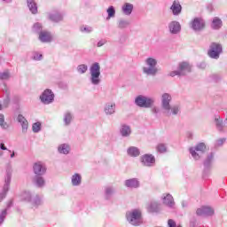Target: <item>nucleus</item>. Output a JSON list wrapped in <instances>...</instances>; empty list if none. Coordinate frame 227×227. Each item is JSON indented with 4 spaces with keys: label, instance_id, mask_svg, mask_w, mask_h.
I'll list each match as a JSON object with an SVG mask.
<instances>
[{
    "label": "nucleus",
    "instance_id": "36",
    "mask_svg": "<svg viewBox=\"0 0 227 227\" xmlns=\"http://www.w3.org/2000/svg\"><path fill=\"white\" fill-rule=\"evenodd\" d=\"M107 14H108V17L106 18L107 20H111V18H114L115 17L116 11H115V9H114V7L113 5L108 7Z\"/></svg>",
    "mask_w": 227,
    "mask_h": 227
},
{
    "label": "nucleus",
    "instance_id": "61",
    "mask_svg": "<svg viewBox=\"0 0 227 227\" xmlns=\"http://www.w3.org/2000/svg\"><path fill=\"white\" fill-rule=\"evenodd\" d=\"M182 204H183V207H184V206H185L184 202H183Z\"/></svg>",
    "mask_w": 227,
    "mask_h": 227
},
{
    "label": "nucleus",
    "instance_id": "16",
    "mask_svg": "<svg viewBox=\"0 0 227 227\" xmlns=\"http://www.w3.org/2000/svg\"><path fill=\"white\" fill-rule=\"evenodd\" d=\"M104 111L105 114L107 116L114 114L116 111V104L114 102H107V104H105Z\"/></svg>",
    "mask_w": 227,
    "mask_h": 227
},
{
    "label": "nucleus",
    "instance_id": "21",
    "mask_svg": "<svg viewBox=\"0 0 227 227\" xmlns=\"http://www.w3.org/2000/svg\"><path fill=\"white\" fill-rule=\"evenodd\" d=\"M82 174H79L78 172H76L75 174H73L71 177V183L73 186H80V184H82Z\"/></svg>",
    "mask_w": 227,
    "mask_h": 227
},
{
    "label": "nucleus",
    "instance_id": "43",
    "mask_svg": "<svg viewBox=\"0 0 227 227\" xmlns=\"http://www.w3.org/2000/svg\"><path fill=\"white\" fill-rule=\"evenodd\" d=\"M5 93H6V97L4 99L3 107H8V106H10V102H11L10 97L8 95V90H5Z\"/></svg>",
    "mask_w": 227,
    "mask_h": 227
},
{
    "label": "nucleus",
    "instance_id": "34",
    "mask_svg": "<svg viewBox=\"0 0 227 227\" xmlns=\"http://www.w3.org/2000/svg\"><path fill=\"white\" fill-rule=\"evenodd\" d=\"M215 154L214 153H210L208 156H207L206 160H204V166L206 168L211 167L212 163L214 162Z\"/></svg>",
    "mask_w": 227,
    "mask_h": 227
},
{
    "label": "nucleus",
    "instance_id": "26",
    "mask_svg": "<svg viewBox=\"0 0 227 227\" xmlns=\"http://www.w3.org/2000/svg\"><path fill=\"white\" fill-rule=\"evenodd\" d=\"M120 132L122 137H129L130 134H132V130L129 125H121Z\"/></svg>",
    "mask_w": 227,
    "mask_h": 227
},
{
    "label": "nucleus",
    "instance_id": "40",
    "mask_svg": "<svg viewBox=\"0 0 227 227\" xmlns=\"http://www.w3.org/2000/svg\"><path fill=\"white\" fill-rule=\"evenodd\" d=\"M157 152H159L160 153H166L168 148L167 145L164 144H160L158 145V146L156 147Z\"/></svg>",
    "mask_w": 227,
    "mask_h": 227
},
{
    "label": "nucleus",
    "instance_id": "38",
    "mask_svg": "<svg viewBox=\"0 0 227 227\" xmlns=\"http://www.w3.org/2000/svg\"><path fill=\"white\" fill-rule=\"evenodd\" d=\"M0 127L1 129H6L9 128L8 123L4 121V114H0Z\"/></svg>",
    "mask_w": 227,
    "mask_h": 227
},
{
    "label": "nucleus",
    "instance_id": "58",
    "mask_svg": "<svg viewBox=\"0 0 227 227\" xmlns=\"http://www.w3.org/2000/svg\"><path fill=\"white\" fill-rule=\"evenodd\" d=\"M12 201L9 202L7 205V207H10V206H12Z\"/></svg>",
    "mask_w": 227,
    "mask_h": 227
},
{
    "label": "nucleus",
    "instance_id": "13",
    "mask_svg": "<svg viewBox=\"0 0 227 227\" xmlns=\"http://www.w3.org/2000/svg\"><path fill=\"white\" fill-rule=\"evenodd\" d=\"M33 168L35 176L46 174L47 167L43 161H35V163H34Z\"/></svg>",
    "mask_w": 227,
    "mask_h": 227
},
{
    "label": "nucleus",
    "instance_id": "23",
    "mask_svg": "<svg viewBox=\"0 0 227 227\" xmlns=\"http://www.w3.org/2000/svg\"><path fill=\"white\" fill-rule=\"evenodd\" d=\"M39 40H41V42H51L52 35L51 32H46V30H43V32L42 30L39 34Z\"/></svg>",
    "mask_w": 227,
    "mask_h": 227
},
{
    "label": "nucleus",
    "instance_id": "20",
    "mask_svg": "<svg viewBox=\"0 0 227 227\" xmlns=\"http://www.w3.org/2000/svg\"><path fill=\"white\" fill-rule=\"evenodd\" d=\"M168 29L170 33H173V35H176V33H179L181 31V25L178 21H171L168 23Z\"/></svg>",
    "mask_w": 227,
    "mask_h": 227
},
{
    "label": "nucleus",
    "instance_id": "49",
    "mask_svg": "<svg viewBox=\"0 0 227 227\" xmlns=\"http://www.w3.org/2000/svg\"><path fill=\"white\" fill-rule=\"evenodd\" d=\"M33 59L40 60L43 58V54H40V52L35 51L32 56Z\"/></svg>",
    "mask_w": 227,
    "mask_h": 227
},
{
    "label": "nucleus",
    "instance_id": "19",
    "mask_svg": "<svg viewBox=\"0 0 227 227\" xmlns=\"http://www.w3.org/2000/svg\"><path fill=\"white\" fill-rule=\"evenodd\" d=\"M18 121L21 125L22 132L24 134H26L27 132V130H28V125H29L27 118H25V116H23V114H19Z\"/></svg>",
    "mask_w": 227,
    "mask_h": 227
},
{
    "label": "nucleus",
    "instance_id": "10",
    "mask_svg": "<svg viewBox=\"0 0 227 227\" xmlns=\"http://www.w3.org/2000/svg\"><path fill=\"white\" fill-rule=\"evenodd\" d=\"M222 51H223V47L221 43H216V42H212V43H210L207 53H208V56H210V58H214L217 59Z\"/></svg>",
    "mask_w": 227,
    "mask_h": 227
},
{
    "label": "nucleus",
    "instance_id": "53",
    "mask_svg": "<svg viewBox=\"0 0 227 227\" xmlns=\"http://www.w3.org/2000/svg\"><path fill=\"white\" fill-rule=\"evenodd\" d=\"M9 153H11V159H14V157H15V151H12V153L11 149H9Z\"/></svg>",
    "mask_w": 227,
    "mask_h": 227
},
{
    "label": "nucleus",
    "instance_id": "51",
    "mask_svg": "<svg viewBox=\"0 0 227 227\" xmlns=\"http://www.w3.org/2000/svg\"><path fill=\"white\" fill-rule=\"evenodd\" d=\"M107 40L106 38H101V40H99L98 42V47H102V45H105V43H106Z\"/></svg>",
    "mask_w": 227,
    "mask_h": 227
},
{
    "label": "nucleus",
    "instance_id": "57",
    "mask_svg": "<svg viewBox=\"0 0 227 227\" xmlns=\"http://www.w3.org/2000/svg\"><path fill=\"white\" fill-rule=\"evenodd\" d=\"M200 67H201L202 68H205L206 63H201V64H200Z\"/></svg>",
    "mask_w": 227,
    "mask_h": 227
},
{
    "label": "nucleus",
    "instance_id": "30",
    "mask_svg": "<svg viewBox=\"0 0 227 227\" xmlns=\"http://www.w3.org/2000/svg\"><path fill=\"white\" fill-rule=\"evenodd\" d=\"M182 5L179 2L175 1L171 6V11L175 16H178L181 13Z\"/></svg>",
    "mask_w": 227,
    "mask_h": 227
},
{
    "label": "nucleus",
    "instance_id": "60",
    "mask_svg": "<svg viewBox=\"0 0 227 227\" xmlns=\"http://www.w3.org/2000/svg\"><path fill=\"white\" fill-rule=\"evenodd\" d=\"M1 109H3V106H2V104H0V110H1Z\"/></svg>",
    "mask_w": 227,
    "mask_h": 227
},
{
    "label": "nucleus",
    "instance_id": "7",
    "mask_svg": "<svg viewBox=\"0 0 227 227\" xmlns=\"http://www.w3.org/2000/svg\"><path fill=\"white\" fill-rule=\"evenodd\" d=\"M12 177V168L11 166H9L6 168L5 183L4 184L2 192H0V202L6 197V193H8V191L10 190Z\"/></svg>",
    "mask_w": 227,
    "mask_h": 227
},
{
    "label": "nucleus",
    "instance_id": "24",
    "mask_svg": "<svg viewBox=\"0 0 227 227\" xmlns=\"http://www.w3.org/2000/svg\"><path fill=\"white\" fill-rule=\"evenodd\" d=\"M27 5L30 12H32V14H37L38 7H37V4H36V2H35V0H27Z\"/></svg>",
    "mask_w": 227,
    "mask_h": 227
},
{
    "label": "nucleus",
    "instance_id": "33",
    "mask_svg": "<svg viewBox=\"0 0 227 227\" xmlns=\"http://www.w3.org/2000/svg\"><path fill=\"white\" fill-rule=\"evenodd\" d=\"M160 207L158 202H150V204L147 206V211H149V213H157Z\"/></svg>",
    "mask_w": 227,
    "mask_h": 227
},
{
    "label": "nucleus",
    "instance_id": "41",
    "mask_svg": "<svg viewBox=\"0 0 227 227\" xmlns=\"http://www.w3.org/2000/svg\"><path fill=\"white\" fill-rule=\"evenodd\" d=\"M106 197L109 199L113 193H114V190L112 186H107L105 190Z\"/></svg>",
    "mask_w": 227,
    "mask_h": 227
},
{
    "label": "nucleus",
    "instance_id": "56",
    "mask_svg": "<svg viewBox=\"0 0 227 227\" xmlns=\"http://www.w3.org/2000/svg\"><path fill=\"white\" fill-rule=\"evenodd\" d=\"M3 2H5L6 4H11L12 0H3Z\"/></svg>",
    "mask_w": 227,
    "mask_h": 227
},
{
    "label": "nucleus",
    "instance_id": "59",
    "mask_svg": "<svg viewBox=\"0 0 227 227\" xmlns=\"http://www.w3.org/2000/svg\"><path fill=\"white\" fill-rule=\"evenodd\" d=\"M224 123H225V125L227 126V115H226Z\"/></svg>",
    "mask_w": 227,
    "mask_h": 227
},
{
    "label": "nucleus",
    "instance_id": "48",
    "mask_svg": "<svg viewBox=\"0 0 227 227\" xmlns=\"http://www.w3.org/2000/svg\"><path fill=\"white\" fill-rule=\"evenodd\" d=\"M225 141H226L225 138L217 139V141H215V147L219 148L220 146H223L224 145Z\"/></svg>",
    "mask_w": 227,
    "mask_h": 227
},
{
    "label": "nucleus",
    "instance_id": "35",
    "mask_svg": "<svg viewBox=\"0 0 227 227\" xmlns=\"http://www.w3.org/2000/svg\"><path fill=\"white\" fill-rule=\"evenodd\" d=\"M59 153H64V155H68L70 153V146L68 145H60L58 147Z\"/></svg>",
    "mask_w": 227,
    "mask_h": 227
},
{
    "label": "nucleus",
    "instance_id": "14",
    "mask_svg": "<svg viewBox=\"0 0 227 227\" xmlns=\"http://www.w3.org/2000/svg\"><path fill=\"white\" fill-rule=\"evenodd\" d=\"M141 162L143 165H145L146 167H153L156 162V158L153 156V154H143L141 156Z\"/></svg>",
    "mask_w": 227,
    "mask_h": 227
},
{
    "label": "nucleus",
    "instance_id": "2",
    "mask_svg": "<svg viewBox=\"0 0 227 227\" xmlns=\"http://www.w3.org/2000/svg\"><path fill=\"white\" fill-rule=\"evenodd\" d=\"M90 81L91 84H94L95 86H98L101 82L100 75H101V67L100 63L96 61L95 63H92L90 67Z\"/></svg>",
    "mask_w": 227,
    "mask_h": 227
},
{
    "label": "nucleus",
    "instance_id": "52",
    "mask_svg": "<svg viewBox=\"0 0 227 227\" xmlns=\"http://www.w3.org/2000/svg\"><path fill=\"white\" fill-rule=\"evenodd\" d=\"M152 113H153V114H158L160 113V109L158 107H153Z\"/></svg>",
    "mask_w": 227,
    "mask_h": 227
},
{
    "label": "nucleus",
    "instance_id": "39",
    "mask_svg": "<svg viewBox=\"0 0 227 227\" xmlns=\"http://www.w3.org/2000/svg\"><path fill=\"white\" fill-rule=\"evenodd\" d=\"M87 70H88V65L82 64V65H78L77 67V71L79 72V74H85Z\"/></svg>",
    "mask_w": 227,
    "mask_h": 227
},
{
    "label": "nucleus",
    "instance_id": "18",
    "mask_svg": "<svg viewBox=\"0 0 227 227\" xmlns=\"http://www.w3.org/2000/svg\"><path fill=\"white\" fill-rule=\"evenodd\" d=\"M125 186L128 188H138L140 186V181L137 177H131L130 179H126Z\"/></svg>",
    "mask_w": 227,
    "mask_h": 227
},
{
    "label": "nucleus",
    "instance_id": "31",
    "mask_svg": "<svg viewBox=\"0 0 227 227\" xmlns=\"http://www.w3.org/2000/svg\"><path fill=\"white\" fill-rule=\"evenodd\" d=\"M223 26V21L220 18H213L211 27L212 29H220Z\"/></svg>",
    "mask_w": 227,
    "mask_h": 227
},
{
    "label": "nucleus",
    "instance_id": "15",
    "mask_svg": "<svg viewBox=\"0 0 227 227\" xmlns=\"http://www.w3.org/2000/svg\"><path fill=\"white\" fill-rule=\"evenodd\" d=\"M163 204H165V206H168V207H171L172 209H175L176 202L174 200L173 195H171L170 193L163 195Z\"/></svg>",
    "mask_w": 227,
    "mask_h": 227
},
{
    "label": "nucleus",
    "instance_id": "8",
    "mask_svg": "<svg viewBox=\"0 0 227 227\" xmlns=\"http://www.w3.org/2000/svg\"><path fill=\"white\" fill-rule=\"evenodd\" d=\"M207 150V146L205 143H200L195 146V148H190V153L195 160H200L201 157H203L205 152Z\"/></svg>",
    "mask_w": 227,
    "mask_h": 227
},
{
    "label": "nucleus",
    "instance_id": "3",
    "mask_svg": "<svg viewBox=\"0 0 227 227\" xmlns=\"http://www.w3.org/2000/svg\"><path fill=\"white\" fill-rule=\"evenodd\" d=\"M145 63V66L143 67L144 74H146V75H156L158 72V59L156 58H146Z\"/></svg>",
    "mask_w": 227,
    "mask_h": 227
},
{
    "label": "nucleus",
    "instance_id": "12",
    "mask_svg": "<svg viewBox=\"0 0 227 227\" xmlns=\"http://www.w3.org/2000/svg\"><path fill=\"white\" fill-rule=\"evenodd\" d=\"M54 97L55 95L51 90H45L40 97L41 102L43 104H51L54 100Z\"/></svg>",
    "mask_w": 227,
    "mask_h": 227
},
{
    "label": "nucleus",
    "instance_id": "17",
    "mask_svg": "<svg viewBox=\"0 0 227 227\" xmlns=\"http://www.w3.org/2000/svg\"><path fill=\"white\" fill-rule=\"evenodd\" d=\"M205 21L200 18H195L192 23V27L194 31H201L205 27Z\"/></svg>",
    "mask_w": 227,
    "mask_h": 227
},
{
    "label": "nucleus",
    "instance_id": "11",
    "mask_svg": "<svg viewBox=\"0 0 227 227\" xmlns=\"http://www.w3.org/2000/svg\"><path fill=\"white\" fill-rule=\"evenodd\" d=\"M196 213L199 216H212L215 209L210 206H201V207H198Z\"/></svg>",
    "mask_w": 227,
    "mask_h": 227
},
{
    "label": "nucleus",
    "instance_id": "27",
    "mask_svg": "<svg viewBox=\"0 0 227 227\" xmlns=\"http://www.w3.org/2000/svg\"><path fill=\"white\" fill-rule=\"evenodd\" d=\"M127 153L128 155H129V157H139L141 151L136 146H130L127 149Z\"/></svg>",
    "mask_w": 227,
    "mask_h": 227
},
{
    "label": "nucleus",
    "instance_id": "37",
    "mask_svg": "<svg viewBox=\"0 0 227 227\" xmlns=\"http://www.w3.org/2000/svg\"><path fill=\"white\" fill-rule=\"evenodd\" d=\"M130 24V21L128 20H120L118 22V27H121V29H124V27H129Z\"/></svg>",
    "mask_w": 227,
    "mask_h": 227
},
{
    "label": "nucleus",
    "instance_id": "54",
    "mask_svg": "<svg viewBox=\"0 0 227 227\" xmlns=\"http://www.w3.org/2000/svg\"><path fill=\"white\" fill-rule=\"evenodd\" d=\"M0 149L1 150H7L6 146L4 145V143H1Z\"/></svg>",
    "mask_w": 227,
    "mask_h": 227
},
{
    "label": "nucleus",
    "instance_id": "42",
    "mask_svg": "<svg viewBox=\"0 0 227 227\" xmlns=\"http://www.w3.org/2000/svg\"><path fill=\"white\" fill-rule=\"evenodd\" d=\"M8 215V208L4 209L1 213H0V225L1 223H4V218H6V215Z\"/></svg>",
    "mask_w": 227,
    "mask_h": 227
},
{
    "label": "nucleus",
    "instance_id": "28",
    "mask_svg": "<svg viewBox=\"0 0 227 227\" xmlns=\"http://www.w3.org/2000/svg\"><path fill=\"white\" fill-rule=\"evenodd\" d=\"M49 18L51 21H53L54 23H59V21H63V14L60 12H53L52 14L49 15Z\"/></svg>",
    "mask_w": 227,
    "mask_h": 227
},
{
    "label": "nucleus",
    "instance_id": "50",
    "mask_svg": "<svg viewBox=\"0 0 227 227\" xmlns=\"http://www.w3.org/2000/svg\"><path fill=\"white\" fill-rule=\"evenodd\" d=\"M168 227H183L182 225H176L175 220L169 219L168 222Z\"/></svg>",
    "mask_w": 227,
    "mask_h": 227
},
{
    "label": "nucleus",
    "instance_id": "1",
    "mask_svg": "<svg viewBox=\"0 0 227 227\" xmlns=\"http://www.w3.org/2000/svg\"><path fill=\"white\" fill-rule=\"evenodd\" d=\"M171 100L172 96L169 93H163L161 95V107L167 116L176 115L180 113L179 106H171Z\"/></svg>",
    "mask_w": 227,
    "mask_h": 227
},
{
    "label": "nucleus",
    "instance_id": "9",
    "mask_svg": "<svg viewBox=\"0 0 227 227\" xmlns=\"http://www.w3.org/2000/svg\"><path fill=\"white\" fill-rule=\"evenodd\" d=\"M191 70V65L187 63V61H183L182 63H179L177 70H173L170 72L169 75L171 77H175V75H185V74H188Z\"/></svg>",
    "mask_w": 227,
    "mask_h": 227
},
{
    "label": "nucleus",
    "instance_id": "45",
    "mask_svg": "<svg viewBox=\"0 0 227 227\" xmlns=\"http://www.w3.org/2000/svg\"><path fill=\"white\" fill-rule=\"evenodd\" d=\"M42 29H43V27L41 23H35V25L33 26V31H35V33H39V36Z\"/></svg>",
    "mask_w": 227,
    "mask_h": 227
},
{
    "label": "nucleus",
    "instance_id": "44",
    "mask_svg": "<svg viewBox=\"0 0 227 227\" xmlns=\"http://www.w3.org/2000/svg\"><path fill=\"white\" fill-rule=\"evenodd\" d=\"M41 128H42V125L39 121H37L36 123H34L33 126H32V130L33 132L35 133H38L40 132L41 130Z\"/></svg>",
    "mask_w": 227,
    "mask_h": 227
},
{
    "label": "nucleus",
    "instance_id": "4",
    "mask_svg": "<svg viewBox=\"0 0 227 227\" xmlns=\"http://www.w3.org/2000/svg\"><path fill=\"white\" fill-rule=\"evenodd\" d=\"M126 218L131 225H141L143 223L142 213L140 209H132L126 213Z\"/></svg>",
    "mask_w": 227,
    "mask_h": 227
},
{
    "label": "nucleus",
    "instance_id": "55",
    "mask_svg": "<svg viewBox=\"0 0 227 227\" xmlns=\"http://www.w3.org/2000/svg\"><path fill=\"white\" fill-rule=\"evenodd\" d=\"M207 9H208V11H214L213 5H207Z\"/></svg>",
    "mask_w": 227,
    "mask_h": 227
},
{
    "label": "nucleus",
    "instance_id": "6",
    "mask_svg": "<svg viewBox=\"0 0 227 227\" xmlns=\"http://www.w3.org/2000/svg\"><path fill=\"white\" fill-rule=\"evenodd\" d=\"M21 198L23 200L30 202L32 204V207H39V206H42L43 204L42 197H40V195H35L34 198H32L31 192H23L21 193Z\"/></svg>",
    "mask_w": 227,
    "mask_h": 227
},
{
    "label": "nucleus",
    "instance_id": "25",
    "mask_svg": "<svg viewBox=\"0 0 227 227\" xmlns=\"http://www.w3.org/2000/svg\"><path fill=\"white\" fill-rule=\"evenodd\" d=\"M33 181L35 186H38L39 188H42L45 185V179L43 175L35 176Z\"/></svg>",
    "mask_w": 227,
    "mask_h": 227
},
{
    "label": "nucleus",
    "instance_id": "32",
    "mask_svg": "<svg viewBox=\"0 0 227 227\" xmlns=\"http://www.w3.org/2000/svg\"><path fill=\"white\" fill-rule=\"evenodd\" d=\"M215 122L216 125V129L219 131H223L224 129V126L227 127V125H225V122L224 123L223 122V120L220 116H215ZM223 124H224V126H223Z\"/></svg>",
    "mask_w": 227,
    "mask_h": 227
},
{
    "label": "nucleus",
    "instance_id": "46",
    "mask_svg": "<svg viewBox=\"0 0 227 227\" xmlns=\"http://www.w3.org/2000/svg\"><path fill=\"white\" fill-rule=\"evenodd\" d=\"M0 79H3V80L10 79V72L8 70H5L4 72H1Z\"/></svg>",
    "mask_w": 227,
    "mask_h": 227
},
{
    "label": "nucleus",
    "instance_id": "29",
    "mask_svg": "<svg viewBox=\"0 0 227 227\" xmlns=\"http://www.w3.org/2000/svg\"><path fill=\"white\" fill-rule=\"evenodd\" d=\"M121 11L126 16H130L132 11H134V5H132V4H124L121 7Z\"/></svg>",
    "mask_w": 227,
    "mask_h": 227
},
{
    "label": "nucleus",
    "instance_id": "47",
    "mask_svg": "<svg viewBox=\"0 0 227 227\" xmlns=\"http://www.w3.org/2000/svg\"><path fill=\"white\" fill-rule=\"evenodd\" d=\"M81 31H82V33H91V31H93V27H87V25H83V27H81Z\"/></svg>",
    "mask_w": 227,
    "mask_h": 227
},
{
    "label": "nucleus",
    "instance_id": "5",
    "mask_svg": "<svg viewBox=\"0 0 227 227\" xmlns=\"http://www.w3.org/2000/svg\"><path fill=\"white\" fill-rule=\"evenodd\" d=\"M155 102V98L152 97H145V95H138L135 98V104L138 107L149 108L153 107Z\"/></svg>",
    "mask_w": 227,
    "mask_h": 227
},
{
    "label": "nucleus",
    "instance_id": "22",
    "mask_svg": "<svg viewBox=\"0 0 227 227\" xmlns=\"http://www.w3.org/2000/svg\"><path fill=\"white\" fill-rule=\"evenodd\" d=\"M73 121H74V114L71 113L70 111H66V113H64V116H63L64 124L67 127H68V125H71Z\"/></svg>",
    "mask_w": 227,
    "mask_h": 227
}]
</instances>
